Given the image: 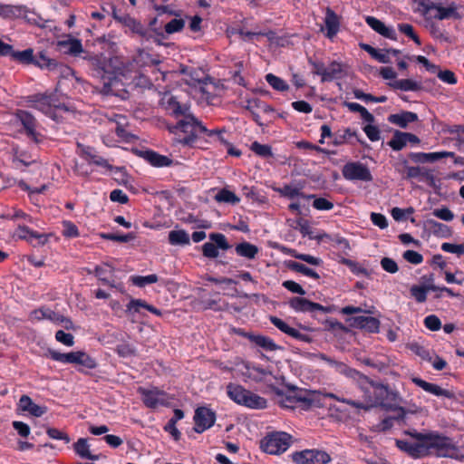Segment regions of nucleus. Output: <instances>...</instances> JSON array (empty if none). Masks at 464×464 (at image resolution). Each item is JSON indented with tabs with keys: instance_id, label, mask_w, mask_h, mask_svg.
Instances as JSON below:
<instances>
[{
	"instance_id": "obj_17",
	"label": "nucleus",
	"mask_w": 464,
	"mask_h": 464,
	"mask_svg": "<svg viewBox=\"0 0 464 464\" xmlns=\"http://www.w3.org/2000/svg\"><path fill=\"white\" fill-rule=\"evenodd\" d=\"M433 17L438 20L450 18L459 20L464 17V9L458 5L455 2L450 3L448 6H442L440 5L438 13H436Z\"/></svg>"
},
{
	"instance_id": "obj_13",
	"label": "nucleus",
	"mask_w": 464,
	"mask_h": 464,
	"mask_svg": "<svg viewBox=\"0 0 464 464\" xmlns=\"http://www.w3.org/2000/svg\"><path fill=\"white\" fill-rule=\"evenodd\" d=\"M181 73L184 74V81L190 86L200 85V92L206 93L207 91L203 85H206L209 81L208 76L206 72L198 68H188L184 67L181 69Z\"/></svg>"
},
{
	"instance_id": "obj_52",
	"label": "nucleus",
	"mask_w": 464,
	"mask_h": 464,
	"mask_svg": "<svg viewBox=\"0 0 464 464\" xmlns=\"http://www.w3.org/2000/svg\"><path fill=\"white\" fill-rule=\"evenodd\" d=\"M158 280H159L158 276L155 274L149 275L146 276H138L131 277V282L139 287H143L146 285L157 283Z\"/></svg>"
},
{
	"instance_id": "obj_7",
	"label": "nucleus",
	"mask_w": 464,
	"mask_h": 464,
	"mask_svg": "<svg viewBox=\"0 0 464 464\" xmlns=\"http://www.w3.org/2000/svg\"><path fill=\"white\" fill-rule=\"evenodd\" d=\"M138 392L141 396L143 403L148 408H157L159 406H165L169 403L170 397L163 391L158 388L147 389L139 387Z\"/></svg>"
},
{
	"instance_id": "obj_64",
	"label": "nucleus",
	"mask_w": 464,
	"mask_h": 464,
	"mask_svg": "<svg viewBox=\"0 0 464 464\" xmlns=\"http://www.w3.org/2000/svg\"><path fill=\"white\" fill-rule=\"evenodd\" d=\"M441 249L448 253L457 254L459 256L464 255V244L455 245L451 243H443Z\"/></svg>"
},
{
	"instance_id": "obj_31",
	"label": "nucleus",
	"mask_w": 464,
	"mask_h": 464,
	"mask_svg": "<svg viewBox=\"0 0 464 464\" xmlns=\"http://www.w3.org/2000/svg\"><path fill=\"white\" fill-rule=\"evenodd\" d=\"M235 251L239 256L252 260L256 258L259 249L256 245L245 241L237 244L235 247Z\"/></svg>"
},
{
	"instance_id": "obj_40",
	"label": "nucleus",
	"mask_w": 464,
	"mask_h": 464,
	"mask_svg": "<svg viewBox=\"0 0 464 464\" xmlns=\"http://www.w3.org/2000/svg\"><path fill=\"white\" fill-rule=\"evenodd\" d=\"M407 137L406 132H402L400 130H395L392 138L388 142V145L393 150H401L407 145Z\"/></svg>"
},
{
	"instance_id": "obj_5",
	"label": "nucleus",
	"mask_w": 464,
	"mask_h": 464,
	"mask_svg": "<svg viewBox=\"0 0 464 464\" xmlns=\"http://www.w3.org/2000/svg\"><path fill=\"white\" fill-rule=\"evenodd\" d=\"M245 109L260 127H266L273 121L274 108L260 99L254 98L246 101Z\"/></svg>"
},
{
	"instance_id": "obj_22",
	"label": "nucleus",
	"mask_w": 464,
	"mask_h": 464,
	"mask_svg": "<svg viewBox=\"0 0 464 464\" xmlns=\"http://www.w3.org/2000/svg\"><path fill=\"white\" fill-rule=\"evenodd\" d=\"M365 21L372 30H374L381 35L391 40L397 39L395 31L392 28L386 26L381 20L373 16H367L365 18Z\"/></svg>"
},
{
	"instance_id": "obj_35",
	"label": "nucleus",
	"mask_w": 464,
	"mask_h": 464,
	"mask_svg": "<svg viewBox=\"0 0 464 464\" xmlns=\"http://www.w3.org/2000/svg\"><path fill=\"white\" fill-rule=\"evenodd\" d=\"M343 75V65L337 62H332L325 70L324 82L342 78Z\"/></svg>"
},
{
	"instance_id": "obj_43",
	"label": "nucleus",
	"mask_w": 464,
	"mask_h": 464,
	"mask_svg": "<svg viewBox=\"0 0 464 464\" xmlns=\"http://www.w3.org/2000/svg\"><path fill=\"white\" fill-rule=\"evenodd\" d=\"M215 199L218 202H224L235 205L239 202V198L232 191L223 188L220 189L216 195Z\"/></svg>"
},
{
	"instance_id": "obj_58",
	"label": "nucleus",
	"mask_w": 464,
	"mask_h": 464,
	"mask_svg": "<svg viewBox=\"0 0 464 464\" xmlns=\"http://www.w3.org/2000/svg\"><path fill=\"white\" fill-rule=\"evenodd\" d=\"M185 22L183 19H172L165 25V32L169 34L179 32L183 29Z\"/></svg>"
},
{
	"instance_id": "obj_32",
	"label": "nucleus",
	"mask_w": 464,
	"mask_h": 464,
	"mask_svg": "<svg viewBox=\"0 0 464 464\" xmlns=\"http://www.w3.org/2000/svg\"><path fill=\"white\" fill-rule=\"evenodd\" d=\"M242 405L250 409L262 410L267 407V401L258 394L248 391V394L246 396Z\"/></svg>"
},
{
	"instance_id": "obj_37",
	"label": "nucleus",
	"mask_w": 464,
	"mask_h": 464,
	"mask_svg": "<svg viewBox=\"0 0 464 464\" xmlns=\"http://www.w3.org/2000/svg\"><path fill=\"white\" fill-rule=\"evenodd\" d=\"M169 242L172 246H185L188 245L189 235L185 230H171L169 233Z\"/></svg>"
},
{
	"instance_id": "obj_48",
	"label": "nucleus",
	"mask_w": 464,
	"mask_h": 464,
	"mask_svg": "<svg viewBox=\"0 0 464 464\" xmlns=\"http://www.w3.org/2000/svg\"><path fill=\"white\" fill-rule=\"evenodd\" d=\"M152 85L151 82L149 78L146 76L138 73L136 71V73L132 76V79L128 82V86L130 87H140V88H150Z\"/></svg>"
},
{
	"instance_id": "obj_62",
	"label": "nucleus",
	"mask_w": 464,
	"mask_h": 464,
	"mask_svg": "<svg viewBox=\"0 0 464 464\" xmlns=\"http://www.w3.org/2000/svg\"><path fill=\"white\" fill-rule=\"evenodd\" d=\"M46 433L51 439L63 440L66 444L71 441L70 437L65 432H63L58 429L48 428L46 430Z\"/></svg>"
},
{
	"instance_id": "obj_53",
	"label": "nucleus",
	"mask_w": 464,
	"mask_h": 464,
	"mask_svg": "<svg viewBox=\"0 0 464 464\" xmlns=\"http://www.w3.org/2000/svg\"><path fill=\"white\" fill-rule=\"evenodd\" d=\"M209 239L216 245L218 248L227 250L230 245L227 243L226 237L221 233H211Z\"/></svg>"
},
{
	"instance_id": "obj_4",
	"label": "nucleus",
	"mask_w": 464,
	"mask_h": 464,
	"mask_svg": "<svg viewBox=\"0 0 464 464\" xmlns=\"http://www.w3.org/2000/svg\"><path fill=\"white\" fill-rule=\"evenodd\" d=\"M171 132L180 130L186 134L183 138H176L175 143L183 145H191L196 139L201 135L208 132V130L191 114H186L179 120L175 126L169 128Z\"/></svg>"
},
{
	"instance_id": "obj_34",
	"label": "nucleus",
	"mask_w": 464,
	"mask_h": 464,
	"mask_svg": "<svg viewBox=\"0 0 464 464\" xmlns=\"http://www.w3.org/2000/svg\"><path fill=\"white\" fill-rule=\"evenodd\" d=\"M249 340L256 345L263 348L267 352L276 351L281 349L271 338L264 335H248Z\"/></svg>"
},
{
	"instance_id": "obj_55",
	"label": "nucleus",
	"mask_w": 464,
	"mask_h": 464,
	"mask_svg": "<svg viewBox=\"0 0 464 464\" xmlns=\"http://www.w3.org/2000/svg\"><path fill=\"white\" fill-rule=\"evenodd\" d=\"M14 60H17L23 63H34V52L32 49H26L21 52H14Z\"/></svg>"
},
{
	"instance_id": "obj_38",
	"label": "nucleus",
	"mask_w": 464,
	"mask_h": 464,
	"mask_svg": "<svg viewBox=\"0 0 464 464\" xmlns=\"http://www.w3.org/2000/svg\"><path fill=\"white\" fill-rule=\"evenodd\" d=\"M297 226L300 233L304 237H308L310 239H316L318 241L322 240L324 237H328L327 234H314L309 223L304 219H300L297 221Z\"/></svg>"
},
{
	"instance_id": "obj_2",
	"label": "nucleus",
	"mask_w": 464,
	"mask_h": 464,
	"mask_svg": "<svg viewBox=\"0 0 464 464\" xmlns=\"http://www.w3.org/2000/svg\"><path fill=\"white\" fill-rule=\"evenodd\" d=\"M360 389L363 392V401L351 399H339L337 397L335 399L357 409L369 410L378 405H386L388 401H393L397 397V393L391 391L387 385L375 382L369 378L365 388Z\"/></svg>"
},
{
	"instance_id": "obj_39",
	"label": "nucleus",
	"mask_w": 464,
	"mask_h": 464,
	"mask_svg": "<svg viewBox=\"0 0 464 464\" xmlns=\"http://www.w3.org/2000/svg\"><path fill=\"white\" fill-rule=\"evenodd\" d=\"M132 61L135 65L140 67L151 66L159 63L157 60L153 59L151 55L144 50H139Z\"/></svg>"
},
{
	"instance_id": "obj_8",
	"label": "nucleus",
	"mask_w": 464,
	"mask_h": 464,
	"mask_svg": "<svg viewBox=\"0 0 464 464\" xmlns=\"http://www.w3.org/2000/svg\"><path fill=\"white\" fill-rule=\"evenodd\" d=\"M293 460L297 464H326L329 463L332 459L326 451L305 450L294 453Z\"/></svg>"
},
{
	"instance_id": "obj_36",
	"label": "nucleus",
	"mask_w": 464,
	"mask_h": 464,
	"mask_svg": "<svg viewBox=\"0 0 464 464\" xmlns=\"http://www.w3.org/2000/svg\"><path fill=\"white\" fill-rule=\"evenodd\" d=\"M62 317V314H59L50 309H38V310H34V312H32L31 314V318L33 320H37V321H40L42 319H48L55 324H59L60 323V319Z\"/></svg>"
},
{
	"instance_id": "obj_50",
	"label": "nucleus",
	"mask_w": 464,
	"mask_h": 464,
	"mask_svg": "<svg viewBox=\"0 0 464 464\" xmlns=\"http://www.w3.org/2000/svg\"><path fill=\"white\" fill-rule=\"evenodd\" d=\"M429 227L433 231L434 234L445 237L450 233V227L447 225L430 219L427 221Z\"/></svg>"
},
{
	"instance_id": "obj_29",
	"label": "nucleus",
	"mask_w": 464,
	"mask_h": 464,
	"mask_svg": "<svg viewBox=\"0 0 464 464\" xmlns=\"http://www.w3.org/2000/svg\"><path fill=\"white\" fill-rule=\"evenodd\" d=\"M227 393L232 401L242 405L246 396L248 394V390L239 384L228 383L227 386Z\"/></svg>"
},
{
	"instance_id": "obj_41",
	"label": "nucleus",
	"mask_w": 464,
	"mask_h": 464,
	"mask_svg": "<svg viewBox=\"0 0 464 464\" xmlns=\"http://www.w3.org/2000/svg\"><path fill=\"white\" fill-rule=\"evenodd\" d=\"M16 236L22 239H29L28 237L38 238L39 244L41 245H44L47 241V238L45 237L44 235H39L36 232L30 230L27 227L24 226L18 227L16 230Z\"/></svg>"
},
{
	"instance_id": "obj_24",
	"label": "nucleus",
	"mask_w": 464,
	"mask_h": 464,
	"mask_svg": "<svg viewBox=\"0 0 464 464\" xmlns=\"http://www.w3.org/2000/svg\"><path fill=\"white\" fill-rule=\"evenodd\" d=\"M454 153L450 151H442V152H432V153H411L410 158L414 162L425 163V162H433L439 160L443 158L453 157Z\"/></svg>"
},
{
	"instance_id": "obj_57",
	"label": "nucleus",
	"mask_w": 464,
	"mask_h": 464,
	"mask_svg": "<svg viewBox=\"0 0 464 464\" xmlns=\"http://www.w3.org/2000/svg\"><path fill=\"white\" fill-rule=\"evenodd\" d=\"M398 29L401 33L404 34L411 39H412L418 45H420V40L419 36L414 33L413 26L410 24H400Z\"/></svg>"
},
{
	"instance_id": "obj_59",
	"label": "nucleus",
	"mask_w": 464,
	"mask_h": 464,
	"mask_svg": "<svg viewBox=\"0 0 464 464\" xmlns=\"http://www.w3.org/2000/svg\"><path fill=\"white\" fill-rule=\"evenodd\" d=\"M277 191L281 196L286 197L288 198H294L302 195L298 188L290 185H285L283 188H278Z\"/></svg>"
},
{
	"instance_id": "obj_18",
	"label": "nucleus",
	"mask_w": 464,
	"mask_h": 464,
	"mask_svg": "<svg viewBox=\"0 0 464 464\" xmlns=\"http://www.w3.org/2000/svg\"><path fill=\"white\" fill-rule=\"evenodd\" d=\"M353 327L365 329L371 333H377L380 327V321L374 317L359 315L349 319Z\"/></svg>"
},
{
	"instance_id": "obj_3",
	"label": "nucleus",
	"mask_w": 464,
	"mask_h": 464,
	"mask_svg": "<svg viewBox=\"0 0 464 464\" xmlns=\"http://www.w3.org/2000/svg\"><path fill=\"white\" fill-rule=\"evenodd\" d=\"M327 397L336 398L333 393L324 394L317 391H294L293 395L283 398L280 405L288 409H295L299 403L303 410L321 408L325 404Z\"/></svg>"
},
{
	"instance_id": "obj_47",
	"label": "nucleus",
	"mask_w": 464,
	"mask_h": 464,
	"mask_svg": "<svg viewBox=\"0 0 464 464\" xmlns=\"http://www.w3.org/2000/svg\"><path fill=\"white\" fill-rule=\"evenodd\" d=\"M167 109L175 116H185L188 111L186 106H182L174 97H170L168 101Z\"/></svg>"
},
{
	"instance_id": "obj_60",
	"label": "nucleus",
	"mask_w": 464,
	"mask_h": 464,
	"mask_svg": "<svg viewBox=\"0 0 464 464\" xmlns=\"http://www.w3.org/2000/svg\"><path fill=\"white\" fill-rule=\"evenodd\" d=\"M411 294L419 303H423L427 299V289L425 286L413 285L411 288Z\"/></svg>"
},
{
	"instance_id": "obj_56",
	"label": "nucleus",
	"mask_w": 464,
	"mask_h": 464,
	"mask_svg": "<svg viewBox=\"0 0 464 464\" xmlns=\"http://www.w3.org/2000/svg\"><path fill=\"white\" fill-rule=\"evenodd\" d=\"M102 237L108 240L126 243L136 238V235L134 233H128L126 235H116V234H102Z\"/></svg>"
},
{
	"instance_id": "obj_23",
	"label": "nucleus",
	"mask_w": 464,
	"mask_h": 464,
	"mask_svg": "<svg viewBox=\"0 0 464 464\" xmlns=\"http://www.w3.org/2000/svg\"><path fill=\"white\" fill-rule=\"evenodd\" d=\"M324 24L326 28V36L333 39L338 33L340 28L339 16L329 7L325 11Z\"/></svg>"
},
{
	"instance_id": "obj_21",
	"label": "nucleus",
	"mask_w": 464,
	"mask_h": 464,
	"mask_svg": "<svg viewBox=\"0 0 464 464\" xmlns=\"http://www.w3.org/2000/svg\"><path fill=\"white\" fill-rule=\"evenodd\" d=\"M18 406L21 411H27L34 417H41L46 411L47 408L35 404L28 395H22Z\"/></svg>"
},
{
	"instance_id": "obj_26",
	"label": "nucleus",
	"mask_w": 464,
	"mask_h": 464,
	"mask_svg": "<svg viewBox=\"0 0 464 464\" xmlns=\"http://www.w3.org/2000/svg\"><path fill=\"white\" fill-rule=\"evenodd\" d=\"M418 120V115L411 111H402L401 113L391 114L388 117L389 122L401 128H406L409 123Z\"/></svg>"
},
{
	"instance_id": "obj_16",
	"label": "nucleus",
	"mask_w": 464,
	"mask_h": 464,
	"mask_svg": "<svg viewBox=\"0 0 464 464\" xmlns=\"http://www.w3.org/2000/svg\"><path fill=\"white\" fill-rule=\"evenodd\" d=\"M334 368L337 372L353 380L359 388H365V384L368 382V377L364 374L349 367L342 362H337Z\"/></svg>"
},
{
	"instance_id": "obj_12",
	"label": "nucleus",
	"mask_w": 464,
	"mask_h": 464,
	"mask_svg": "<svg viewBox=\"0 0 464 464\" xmlns=\"http://www.w3.org/2000/svg\"><path fill=\"white\" fill-rule=\"evenodd\" d=\"M194 420L195 431L198 433H202L214 425L216 420V414L208 408L199 407L195 411Z\"/></svg>"
},
{
	"instance_id": "obj_61",
	"label": "nucleus",
	"mask_w": 464,
	"mask_h": 464,
	"mask_svg": "<svg viewBox=\"0 0 464 464\" xmlns=\"http://www.w3.org/2000/svg\"><path fill=\"white\" fill-rule=\"evenodd\" d=\"M402 256L407 262L413 265H419L423 261L422 255L414 250H406Z\"/></svg>"
},
{
	"instance_id": "obj_9",
	"label": "nucleus",
	"mask_w": 464,
	"mask_h": 464,
	"mask_svg": "<svg viewBox=\"0 0 464 464\" xmlns=\"http://www.w3.org/2000/svg\"><path fill=\"white\" fill-rule=\"evenodd\" d=\"M342 173L344 179L348 180H372L369 169L361 162L346 163L343 168Z\"/></svg>"
},
{
	"instance_id": "obj_20",
	"label": "nucleus",
	"mask_w": 464,
	"mask_h": 464,
	"mask_svg": "<svg viewBox=\"0 0 464 464\" xmlns=\"http://www.w3.org/2000/svg\"><path fill=\"white\" fill-rule=\"evenodd\" d=\"M411 381L413 383H415L417 386L423 389L425 392L434 394L436 396H442L446 398H452L453 392H451L449 390H445L435 383L428 382L418 377H412Z\"/></svg>"
},
{
	"instance_id": "obj_19",
	"label": "nucleus",
	"mask_w": 464,
	"mask_h": 464,
	"mask_svg": "<svg viewBox=\"0 0 464 464\" xmlns=\"http://www.w3.org/2000/svg\"><path fill=\"white\" fill-rule=\"evenodd\" d=\"M115 20H117L124 26L128 27L132 33L137 34L142 38L148 39L150 36L149 31L140 24V22L137 21L129 14H124L122 16H115Z\"/></svg>"
},
{
	"instance_id": "obj_27",
	"label": "nucleus",
	"mask_w": 464,
	"mask_h": 464,
	"mask_svg": "<svg viewBox=\"0 0 464 464\" xmlns=\"http://www.w3.org/2000/svg\"><path fill=\"white\" fill-rule=\"evenodd\" d=\"M70 363L82 365L87 369H94L97 363L93 358L84 352H71Z\"/></svg>"
},
{
	"instance_id": "obj_49",
	"label": "nucleus",
	"mask_w": 464,
	"mask_h": 464,
	"mask_svg": "<svg viewBox=\"0 0 464 464\" xmlns=\"http://www.w3.org/2000/svg\"><path fill=\"white\" fill-rule=\"evenodd\" d=\"M251 150L263 158H269L273 156L272 148L269 145L260 144L257 141H254L251 144Z\"/></svg>"
},
{
	"instance_id": "obj_51",
	"label": "nucleus",
	"mask_w": 464,
	"mask_h": 464,
	"mask_svg": "<svg viewBox=\"0 0 464 464\" xmlns=\"http://www.w3.org/2000/svg\"><path fill=\"white\" fill-rule=\"evenodd\" d=\"M356 136V132L353 131L351 129H345L343 132H336L334 137L333 143L335 146H339L344 144L348 141V140L352 137Z\"/></svg>"
},
{
	"instance_id": "obj_11",
	"label": "nucleus",
	"mask_w": 464,
	"mask_h": 464,
	"mask_svg": "<svg viewBox=\"0 0 464 464\" xmlns=\"http://www.w3.org/2000/svg\"><path fill=\"white\" fill-rule=\"evenodd\" d=\"M110 63L113 69V76L125 82H130L136 73L133 61L114 57L111 59Z\"/></svg>"
},
{
	"instance_id": "obj_30",
	"label": "nucleus",
	"mask_w": 464,
	"mask_h": 464,
	"mask_svg": "<svg viewBox=\"0 0 464 464\" xmlns=\"http://www.w3.org/2000/svg\"><path fill=\"white\" fill-rule=\"evenodd\" d=\"M73 450L78 456L82 459L97 460L99 457L92 455L90 451V445L88 444L87 439L80 438L74 444Z\"/></svg>"
},
{
	"instance_id": "obj_46",
	"label": "nucleus",
	"mask_w": 464,
	"mask_h": 464,
	"mask_svg": "<svg viewBox=\"0 0 464 464\" xmlns=\"http://www.w3.org/2000/svg\"><path fill=\"white\" fill-rule=\"evenodd\" d=\"M266 80L276 91L285 92L289 89L288 84L283 79L274 75L273 73L266 74Z\"/></svg>"
},
{
	"instance_id": "obj_42",
	"label": "nucleus",
	"mask_w": 464,
	"mask_h": 464,
	"mask_svg": "<svg viewBox=\"0 0 464 464\" xmlns=\"http://www.w3.org/2000/svg\"><path fill=\"white\" fill-rule=\"evenodd\" d=\"M146 159L151 165L155 167H164L169 166L171 164V160L168 157L160 155L153 151H147Z\"/></svg>"
},
{
	"instance_id": "obj_54",
	"label": "nucleus",
	"mask_w": 464,
	"mask_h": 464,
	"mask_svg": "<svg viewBox=\"0 0 464 464\" xmlns=\"http://www.w3.org/2000/svg\"><path fill=\"white\" fill-rule=\"evenodd\" d=\"M246 369L249 371L250 376L256 381H266V377L271 375V372L266 369L256 366H247Z\"/></svg>"
},
{
	"instance_id": "obj_1",
	"label": "nucleus",
	"mask_w": 464,
	"mask_h": 464,
	"mask_svg": "<svg viewBox=\"0 0 464 464\" xmlns=\"http://www.w3.org/2000/svg\"><path fill=\"white\" fill-rule=\"evenodd\" d=\"M410 440H397L396 446L413 458H422L430 454L438 457L461 459L458 447L449 437L437 432H418L415 430H406Z\"/></svg>"
},
{
	"instance_id": "obj_25",
	"label": "nucleus",
	"mask_w": 464,
	"mask_h": 464,
	"mask_svg": "<svg viewBox=\"0 0 464 464\" xmlns=\"http://www.w3.org/2000/svg\"><path fill=\"white\" fill-rule=\"evenodd\" d=\"M58 46L64 53L73 56H77L83 52L81 41L76 38L69 37L66 40H61L58 42Z\"/></svg>"
},
{
	"instance_id": "obj_14",
	"label": "nucleus",
	"mask_w": 464,
	"mask_h": 464,
	"mask_svg": "<svg viewBox=\"0 0 464 464\" xmlns=\"http://www.w3.org/2000/svg\"><path fill=\"white\" fill-rule=\"evenodd\" d=\"M16 117L25 130L27 136L34 142L38 143L40 141V135L35 130L36 121L34 117L25 111H18Z\"/></svg>"
},
{
	"instance_id": "obj_44",
	"label": "nucleus",
	"mask_w": 464,
	"mask_h": 464,
	"mask_svg": "<svg viewBox=\"0 0 464 464\" xmlns=\"http://www.w3.org/2000/svg\"><path fill=\"white\" fill-rule=\"evenodd\" d=\"M34 64L37 65L42 69H49L53 70L57 63L54 60L48 58L44 53L41 52L34 59Z\"/></svg>"
},
{
	"instance_id": "obj_15",
	"label": "nucleus",
	"mask_w": 464,
	"mask_h": 464,
	"mask_svg": "<svg viewBox=\"0 0 464 464\" xmlns=\"http://www.w3.org/2000/svg\"><path fill=\"white\" fill-rule=\"evenodd\" d=\"M289 305L296 312L322 311L328 313L330 310L318 303L311 302L303 297H293L289 300Z\"/></svg>"
},
{
	"instance_id": "obj_45",
	"label": "nucleus",
	"mask_w": 464,
	"mask_h": 464,
	"mask_svg": "<svg viewBox=\"0 0 464 464\" xmlns=\"http://www.w3.org/2000/svg\"><path fill=\"white\" fill-rule=\"evenodd\" d=\"M288 267L293 271L298 272L300 274L313 277L314 279L319 278V275L315 271L307 267L305 265L302 263L292 261L288 264Z\"/></svg>"
},
{
	"instance_id": "obj_6",
	"label": "nucleus",
	"mask_w": 464,
	"mask_h": 464,
	"mask_svg": "<svg viewBox=\"0 0 464 464\" xmlns=\"http://www.w3.org/2000/svg\"><path fill=\"white\" fill-rule=\"evenodd\" d=\"M291 439L286 432H273L261 440V449L269 454H281L290 447Z\"/></svg>"
},
{
	"instance_id": "obj_63",
	"label": "nucleus",
	"mask_w": 464,
	"mask_h": 464,
	"mask_svg": "<svg viewBox=\"0 0 464 464\" xmlns=\"http://www.w3.org/2000/svg\"><path fill=\"white\" fill-rule=\"evenodd\" d=\"M424 324L430 331H438L441 327V322L440 318L434 314L428 315L424 319Z\"/></svg>"
},
{
	"instance_id": "obj_10",
	"label": "nucleus",
	"mask_w": 464,
	"mask_h": 464,
	"mask_svg": "<svg viewBox=\"0 0 464 464\" xmlns=\"http://www.w3.org/2000/svg\"><path fill=\"white\" fill-rule=\"evenodd\" d=\"M128 82L122 79L113 77H108L106 81L103 77V85L102 87V92L106 95H114L121 99H127L129 97Z\"/></svg>"
},
{
	"instance_id": "obj_33",
	"label": "nucleus",
	"mask_w": 464,
	"mask_h": 464,
	"mask_svg": "<svg viewBox=\"0 0 464 464\" xmlns=\"http://www.w3.org/2000/svg\"><path fill=\"white\" fill-rule=\"evenodd\" d=\"M389 85L393 89L404 92H416L422 89L421 83L412 79L396 80L393 82L389 83Z\"/></svg>"
},
{
	"instance_id": "obj_28",
	"label": "nucleus",
	"mask_w": 464,
	"mask_h": 464,
	"mask_svg": "<svg viewBox=\"0 0 464 464\" xmlns=\"http://www.w3.org/2000/svg\"><path fill=\"white\" fill-rule=\"evenodd\" d=\"M406 348L412 352L420 360L431 362L433 359V352L429 350L426 346L417 342H411L406 344Z\"/></svg>"
}]
</instances>
